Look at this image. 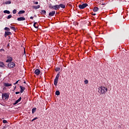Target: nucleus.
Wrapping results in <instances>:
<instances>
[{"label":"nucleus","mask_w":129,"mask_h":129,"mask_svg":"<svg viewBox=\"0 0 129 129\" xmlns=\"http://www.w3.org/2000/svg\"><path fill=\"white\" fill-rule=\"evenodd\" d=\"M24 83H25H25H26V82H24Z\"/></svg>","instance_id":"45"},{"label":"nucleus","mask_w":129,"mask_h":129,"mask_svg":"<svg viewBox=\"0 0 129 129\" xmlns=\"http://www.w3.org/2000/svg\"><path fill=\"white\" fill-rule=\"evenodd\" d=\"M34 4H35V5H38V4H39V3L38 2H36L34 3Z\"/></svg>","instance_id":"39"},{"label":"nucleus","mask_w":129,"mask_h":129,"mask_svg":"<svg viewBox=\"0 0 129 129\" xmlns=\"http://www.w3.org/2000/svg\"><path fill=\"white\" fill-rule=\"evenodd\" d=\"M99 10V8L97 7H95L93 9V11L94 12H98V10Z\"/></svg>","instance_id":"15"},{"label":"nucleus","mask_w":129,"mask_h":129,"mask_svg":"<svg viewBox=\"0 0 129 129\" xmlns=\"http://www.w3.org/2000/svg\"><path fill=\"white\" fill-rule=\"evenodd\" d=\"M33 26L35 29H38V28H39V25H38V23L37 22L34 23Z\"/></svg>","instance_id":"13"},{"label":"nucleus","mask_w":129,"mask_h":129,"mask_svg":"<svg viewBox=\"0 0 129 129\" xmlns=\"http://www.w3.org/2000/svg\"><path fill=\"white\" fill-rule=\"evenodd\" d=\"M56 95H60V92L59 91H56L55 92Z\"/></svg>","instance_id":"22"},{"label":"nucleus","mask_w":129,"mask_h":129,"mask_svg":"<svg viewBox=\"0 0 129 129\" xmlns=\"http://www.w3.org/2000/svg\"><path fill=\"white\" fill-rule=\"evenodd\" d=\"M36 119H38V117H36L34 118H33L31 121H34V120H36Z\"/></svg>","instance_id":"32"},{"label":"nucleus","mask_w":129,"mask_h":129,"mask_svg":"<svg viewBox=\"0 0 129 129\" xmlns=\"http://www.w3.org/2000/svg\"><path fill=\"white\" fill-rule=\"evenodd\" d=\"M43 14H44V15H46V11H45V10H42V11H41V14H43Z\"/></svg>","instance_id":"26"},{"label":"nucleus","mask_w":129,"mask_h":129,"mask_svg":"<svg viewBox=\"0 0 129 129\" xmlns=\"http://www.w3.org/2000/svg\"><path fill=\"white\" fill-rule=\"evenodd\" d=\"M36 109H37L36 108H34L32 109V113H34L36 111Z\"/></svg>","instance_id":"23"},{"label":"nucleus","mask_w":129,"mask_h":129,"mask_svg":"<svg viewBox=\"0 0 129 129\" xmlns=\"http://www.w3.org/2000/svg\"><path fill=\"white\" fill-rule=\"evenodd\" d=\"M8 59L6 60L7 63H10V62H12L13 61V58L11 56L7 57Z\"/></svg>","instance_id":"7"},{"label":"nucleus","mask_w":129,"mask_h":129,"mask_svg":"<svg viewBox=\"0 0 129 129\" xmlns=\"http://www.w3.org/2000/svg\"><path fill=\"white\" fill-rule=\"evenodd\" d=\"M98 90L100 94H104L107 91V88L105 87H101L98 88Z\"/></svg>","instance_id":"1"},{"label":"nucleus","mask_w":129,"mask_h":129,"mask_svg":"<svg viewBox=\"0 0 129 129\" xmlns=\"http://www.w3.org/2000/svg\"><path fill=\"white\" fill-rule=\"evenodd\" d=\"M49 9H53V10H59V5L53 6L52 4H49Z\"/></svg>","instance_id":"3"},{"label":"nucleus","mask_w":129,"mask_h":129,"mask_svg":"<svg viewBox=\"0 0 129 129\" xmlns=\"http://www.w3.org/2000/svg\"><path fill=\"white\" fill-rule=\"evenodd\" d=\"M10 46V43H9L7 45V47H9Z\"/></svg>","instance_id":"42"},{"label":"nucleus","mask_w":129,"mask_h":129,"mask_svg":"<svg viewBox=\"0 0 129 129\" xmlns=\"http://www.w3.org/2000/svg\"><path fill=\"white\" fill-rule=\"evenodd\" d=\"M15 66H16V64L14 62H10L8 63V67H9V68H14Z\"/></svg>","instance_id":"6"},{"label":"nucleus","mask_w":129,"mask_h":129,"mask_svg":"<svg viewBox=\"0 0 129 129\" xmlns=\"http://www.w3.org/2000/svg\"><path fill=\"white\" fill-rule=\"evenodd\" d=\"M16 94H20V92H16Z\"/></svg>","instance_id":"38"},{"label":"nucleus","mask_w":129,"mask_h":129,"mask_svg":"<svg viewBox=\"0 0 129 129\" xmlns=\"http://www.w3.org/2000/svg\"><path fill=\"white\" fill-rule=\"evenodd\" d=\"M11 18H12V15H9V16H8V17H7V19H11Z\"/></svg>","instance_id":"33"},{"label":"nucleus","mask_w":129,"mask_h":129,"mask_svg":"<svg viewBox=\"0 0 129 129\" xmlns=\"http://www.w3.org/2000/svg\"><path fill=\"white\" fill-rule=\"evenodd\" d=\"M59 76H60V75H59V74H58L54 79V84L55 86H57V84H58V80L59 79Z\"/></svg>","instance_id":"4"},{"label":"nucleus","mask_w":129,"mask_h":129,"mask_svg":"<svg viewBox=\"0 0 129 129\" xmlns=\"http://www.w3.org/2000/svg\"><path fill=\"white\" fill-rule=\"evenodd\" d=\"M88 5L87 4H83L82 5H79V8L80 9V10H83V9H85L86 7H88Z\"/></svg>","instance_id":"5"},{"label":"nucleus","mask_w":129,"mask_h":129,"mask_svg":"<svg viewBox=\"0 0 129 129\" xmlns=\"http://www.w3.org/2000/svg\"><path fill=\"white\" fill-rule=\"evenodd\" d=\"M59 6V9L61 8V9H65V5L64 4H60Z\"/></svg>","instance_id":"14"},{"label":"nucleus","mask_w":129,"mask_h":129,"mask_svg":"<svg viewBox=\"0 0 129 129\" xmlns=\"http://www.w3.org/2000/svg\"><path fill=\"white\" fill-rule=\"evenodd\" d=\"M25 20H26V18H25V17H20L17 19V20L19 21H25Z\"/></svg>","instance_id":"12"},{"label":"nucleus","mask_w":129,"mask_h":129,"mask_svg":"<svg viewBox=\"0 0 129 129\" xmlns=\"http://www.w3.org/2000/svg\"><path fill=\"white\" fill-rule=\"evenodd\" d=\"M19 81H20V80L17 81L16 83H15L14 84V85H16V84H18Z\"/></svg>","instance_id":"35"},{"label":"nucleus","mask_w":129,"mask_h":129,"mask_svg":"<svg viewBox=\"0 0 129 129\" xmlns=\"http://www.w3.org/2000/svg\"><path fill=\"white\" fill-rule=\"evenodd\" d=\"M20 88L21 89V90H20L21 93H23V92H24V91H25V89H26L25 88V87H22V86H20Z\"/></svg>","instance_id":"9"},{"label":"nucleus","mask_w":129,"mask_h":129,"mask_svg":"<svg viewBox=\"0 0 129 129\" xmlns=\"http://www.w3.org/2000/svg\"><path fill=\"white\" fill-rule=\"evenodd\" d=\"M10 28L13 30V31H16V28L14 27H10Z\"/></svg>","instance_id":"27"},{"label":"nucleus","mask_w":129,"mask_h":129,"mask_svg":"<svg viewBox=\"0 0 129 129\" xmlns=\"http://www.w3.org/2000/svg\"><path fill=\"white\" fill-rule=\"evenodd\" d=\"M2 99L3 100H8L9 99V95L8 93L2 94Z\"/></svg>","instance_id":"2"},{"label":"nucleus","mask_w":129,"mask_h":129,"mask_svg":"<svg viewBox=\"0 0 129 129\" xmlns=\"http://www.w3.org/2000/svg\"><path fill=\"white\" fill-rule=\"evenodd\" d=\"M16 88H17L16 86L15 87L14 89H16Z\"/></svg>","instance_id":"43"},{"label":"nucleus","mask_w":129,"mask_h":129,"mask_svg":"<svg viewBox=\"0 0 129 129\" xmlns=\"http://www.w3.org/2000/svg\"><path fill=\"white\" fill-rule=\"evenodd\" d=\"M4 66H5L4 62L0 61V67H4Z\"/></svg>","instance_id":"20"},{"label":"nucleus","mask_w":129,"mask_h":129,"mask_svg":"<svg viewBox=\"0 0 129 129\" xmlns=\"http://www.w3.org/2000/svg\"><path fill=\"white\" fill-rule=\"evenodd\" d=\"M24 13H25V11L24 10L20 11L18 12V15H22V14H24Z\"/></svg>","instance_id":"19"},{"label":"nucleus","mask_w":129,"mask_h":129,"mask_svg":"<svg viewBox=\"0 0 129 129\" xmlns=\"http://www.w3.org/2000/svg\"><path fill=\"white\" fill-rule=\"evenodd\" d=\"M0 52H5V49H0Z\"/></svg>","instance_id":"36"},{"label":"nucleus","mask_w":129,"mask_h":129,"mask_svg":"<svg viewBox=\"0 0 129 129\" xmlns=\"http://www.w3.org/2000/svg\"><path fill=\"white\" fill-rule=\"evenodd\" d=\"M5 128H6V127H3V129H5Z\"/></svg>","instance_id":"44"},{"label":"nucleus","mask_w":129,"mask_h":129,"mask_svg":"<svg viewBox=\"0 0 129 129\" xmlns=\"http://www.w3.org/2000/svg\"><path fill=\"white\" fill-rule=\"evenodd\" d=\"M33 19H34V17H30V19H31V20H33Z\"/></svg>","instance_id":"41"},{"label":"nucleus","mask_w":129,"mask_h":129,"mask_svg":"<svg viewBox=\"0 0 129 129\" xmlns=\"http://www.w3.org/2000/svg\"><path fill=\"white\" fill-rule=\"evenodd\" d=\"M103 5H104V4H102V6H103Z\"/></svg>","instance_id":"46"},{"label":"nucleus","mask_w":129,"mask_h":129,"mask_svg":"<svg viewBox=\"0 0 129 129\" xmlns=\"http://www.w3.org/2000/svg\"><path fill=\"white\" fill-rule=\"evenodd\" d=\"M40 70L39 69H36L35 72H34V73L35 74H36V75H39L40 74Z\"/></svg>","instance_id":"10"},{"label":"nucleus","mask_w":129,"mask_h":129,"mask_svg":"<svg viewBox=\"0 0 129 129\" xmlns=\"http://www.w3.org/2000/svg\"><path fill=\"white\" fill-rule=\"evenodd\" d=\"M33 8L35 9V10H37L38 9H40V5H38V6H33Z\"/></svg>","instance_id":"17"},{"label":"nucleus","mask_w":129,"mask_h":129,"mask_svg":"<svg viewBox=\"0 0 129 129\" xmlns=\"http://www.w3.org/2000/svg\"><path fill=\"white\" fill-rule=\"evenodd\" d=\"M55 11H52L51 12H50L49 13V17H53V16H54V15H55Z\"/></svg>","instance_id":"11"},{"label":"nucleus","mask_w":129,"mask_h":129,"mask_svg":"<svg viewBox=\"0 0 129 129\" xmlns=\"http://www.w3.org/2000/svg\"><path fill=\"white\" fill-rule=\"evenodd\" d=\"M6 5H10V4H12V2L10 1H7L6 3H5Z\"/></svg>","instance_id":"21"},{"label":"nucleus","mask_w":129,"mask_h":129,"mask_svg":"<svg viewBox=\"0 0 129 129\" xmlns=\"http://www.w3.org/2000/svg\"><path fill=\"white\" fill-rule=\"evenodd\" d=\"M19 101H18V100H16V101H15V103H14V105H16V104H18V103H19Z\"/></svg>","instance_id":"29"},{"label":"nucleus","mask_w":129,"mask_h":129,"mask_svg":"<svg viewBox=\"0 0 129 129\" xmlns=\"http://www.w3.org/2000/svg\"><path fill=\"white\" fill-rule=\"evenodd\" d=\"M4 85H5L6 87H9V86H12V84H9V83H5L4 84Z\"/></svg>","instance_id":"16"},{"label":"nucleus","mask_w":129,"mask_h":129,"mask_svg":"<svg viewBox=\"0 0 129 129\" xmlns=\"http://www.w3.org/2000/svg\"><path fill=\"white\" fill-rule=\"evenodd\" d=\"M17 100L20 102L22 100V97H20Z\"/></svg>","instance_id":"34"},{"label":"nucleus","mask_w":129,"mask_h":129,"mask_svg":"<svg viewBox=\"0 0 129 129\" xmlns=\"http://www.w3.org/2000/svg\"><path fill=\"white\" fill-rule=\"evenodd\" d=\"M92 16H96V14L95 13L92 14Z\"/></svg>","instance_id":"40"},{"label":"nucleus","mask_w":129,"mask_h":129,"mask_svg":"<svg viewBox=\"0 0 129 129\" xmlns=\"http://www.w3.org/2000/svg\"><path fill=\"white\" fill-rule=\"evenodd\" d=\"M55 70L56 72L58 71H60V68H55Z\"/></svg>","instance_id":"25"},{"label":"nucleus","mask_w":129,"mask_h":129,"mask_svg":"<svg viewBox=\"0 0 129 129\" xmlns=\"http://www.w3.org/2000/svg\"><path fill=\"white\" fill-rule=\"evenodd\" d=\"M11 35H12V33L11 32L6 31L5 33V37L6 38L7 37V36H10Z\"/></svg>","instance_id":"8"},{"label":"nucleus","mask_w":129,"mask_h":129,"mask_svg":"<svg viewBox=\"0 0 129 129\" xmlns=\"http://www.w3.org/2000/svg\"><path fill=\"white\" fill-rule=\"evenodd\" d=\"M4 30H5V31H10V28H8V27H5V28H4Z\"/></svg>","instance_id":"24"},{"label":"nucleus","mask_w":129,"mask_h":129,"mask_svg":"<svg viewBox=\"0 0 129 129\" xmlns=\"http://www.w3.org/2000/svg\"><path fill=\"white\" fill-rule=\"evenodd\" d=\"M13 14L15 15V14H17V10H14L13 11Z\"/></svg>","instance_id":"28"},{"label":"nucleus","mask_w":129,"mask_h":129,"mask_svg":"<svg viewBox=\"0 0 129 129\" xmlns=\"http://www.w3.org/2000/svg\"><path fill=\"white\" fill-rule=\"evenodd\" d=\"M24 56H26V49H25V48L24 50Z\"/></svg>","instance_id":"37"},{"label":"nucleus","mask_w":129,"mask_h":129,"mask_svg":"<svg viewBox=\"0 0 129 129\" xmlns=\"http://www.w3.org/2000/svg\"><path fill=\"white\" fill-rule=\"evenodd\" d=\"M3 123H8V121L7 120H3Z\"/></svg>","instance_id":"30"},{"label":"nucleus","mask_w":129,"mask_h":129,"mask_svg":"<svg viewBox=\"0 0 129 129\" xmlns=\"http://www.w3.org/2000/svg\"><path fill=\"white\" fill-rule=\"evenodd\" d=\"M84 83L85 84H87L88 83V80H85Z\"/></svg>","instance_id":"31"},{"label":"nucleus","mask_w":129,"mask_h":129,"mask_svg":"<svg viewBox=\"0 0 129 129\" xmlns=\"http://www.w3.org/2000/svg\"><path fill=\"white\" fill-rule=\"evenodd\" d=\"M4 14H8V15H10V14H11V12H10V11L8 10H5L4 11Z\"/></svg>","instance_id":"18"}]
</instances>
